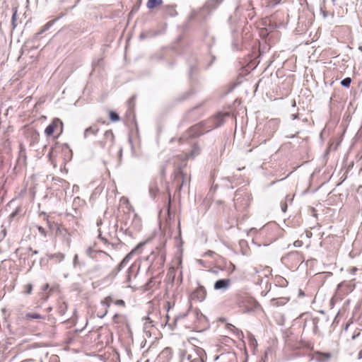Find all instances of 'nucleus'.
I'll return each mask as SVG.
<instances>
[{
	"label": "nucleus",
	"mask_w": 362,
	"mask_h": 362,
	"mask_svg": "<svg viewBox=\"0 0 362 362\" xmlns=\"http://www.w3.org/2000/svg\"><path fill=\"white\" fill-rule=\"evenodd\" d=\"M187 154H182L178 156L174 161L175 165V177L178 183H180V180H181V183L180 184V188L182 187V184L184 182L185 175L182 172V169L187 165Z\"/></svg>",
	"instance_id": "obj_1"
},
{
	"label": "nucleus",
	"mask_w": 362,
	"mask_h": 362,
	"mask_svg": "<svg viewBox=\"0 0 362 362\" xmlns=\"http://www.w3.org/2000/svg\"><path fill=\"white\" fill-rule=\"evenodd\" d=\"M146 261L151 264L150 267H162L165 261V250L163 247H156L146 257Z\"/></svg>",
	"instance_id": "obj_2"
},
{
	"label": "nucleus",
	"mask_w": 362,
	"mask_h": 362,
	"mask_svg": "<svg viewBox=\"0 0 362 362\" xmlns=\"http://www.w3.org/2000/svg\"><path fill=\"white\" fill-rule=\"evenodd\" d=\"M209 131L206 122L204 121L191 127L187 130V134L189 137H196L199 136L206 132H209Z\"/></svg>",
	"instance_id": "obj_3"
},
{
	"label": "nucleus",
	"mask_w": 362,
	"mask_h": 362,
	"mask_svg": "<svg viewBox=\"0 0 362 362\" xmlns=\"http://www.w3.org/2000/svg\"><path fill=\"white\" fill-rule=\"evenodd\" d=\"M234 206L237 210H244L249 206V197L247 194L242 196L239 191L235 192L234 197Z\"/></svg>",
	"instance_id": "obj_4"
},
{
	"label": "nucleus",
	"mask_w": 362,
	"mask_h": 362,
	"mask_svg": "<svg viewBox=\"0 0 362 362\" xmlns=\"http://www.w3.org/2000/svg\"><path fill=\"white\" fill-rule=\"evenodd\" d=\"M63 123L59 118H54L52 122L46 127L45 133L47 136H52L54 132L59 130V134L62 132Z\"/></svg>",
	"instance_id": "obj_5"
},
{
	"label": "nucleus",
	"mask_w": 362,
	"mask_h": 362,
	"mask_svg": "<svg viewBox=\"0 0 362 362\" xmlns=\"http://www.w3.org/2000/svg\"><path fill=\"white\" fill-rule=\"evenodd\" d=\"M227 115H223L219 113L216 117L206 120V124L209 126V129L211 131L221 126L224 122V118Z\"/></svg>",
	"instance_id": "obj_6"
},
{
	"label": "nucleus",
	"mask_w": 362,
	"mask_h": 362,
	"mask_svg": "<svg viewBox=\"0 0 362 362\" xmlns=\"http://www.w3.org/2000/svg\"><path fill=\"white\" fill-rule=\"evenodd\" d=\"M206 296V290L203 286H199L191 295L192 300L199 302L204 300Z\"/></svg>",
	"instance_id": "obj_7"
},
{
	"label": "nucleus",
	"mask_w": 362,
	"mask_h": 362,
	"mask_svg": "<svg viewBox=\"0 0 362 362\" xmlns=\"http://www.w3.org/2000/svg\"><path fill=\"white\" fill-rule=\"evenodd\" d=\"M332 357V354L331 353L315 351L313 354L312 359L317 362H329Z\"/></svg>",
	"instance_id": "obj_8"
},
{
	"label": "nucleus",
	"mask_w": 362,
	"mask_h": 362,
	"mask_svg": "<svg viewBox=\"0 0 362 362\" xmlns=\"http://www.w3.org/2000/svg\"><path fill=\"white\" fill-rule=\"evenodd\" d=\"M115 140V136L112 132V130H107L104 133V141H100L98 142L99 145L102 148H105L107 145H112Z\"/></svg>",
	"instance_id": "obj_9"
},
{
	"label": "nucleus",
	"mask_w": 362,
	"mask_h": 362,
	"mask_svg": "<svg viewBox=\"0 0 362 362\" xmlns=\"http://www.w3.org/2000/svg\"><path fill=\"white\" fill-rule=\"evenodd\" d=\"M231 285V280L230 279H221L216 281L214 285L215 290H221L223 291L229 288Z\"/></svg>",
	"instance_id": "obj_10"
},
{
	"label": "nucleus",
	"mask_w": 362,
	"mask_h": 362,
	"mask_svg": "<svg viewBox=\"0 0 362 362\" xmlns=\"http://www.w3.org/2000/svg\"><path fill=\"white\" fill-rule=\"evenodd\" d=\"M21 319L23 320L30 321L32 320H45V316L40 315L36 313H27L25 314H21Z\"/></svg>",
	"instance_id": "obj_11"
},
{
	"label": "nucleus",
	"mask_w": 362,
	"mask_h": 362,
	"mask_svg": "<svg viewBox=\"0 0 362 362\" xmlns=\"http://www.w3.org/2000/svg\"><path fill=\"white\" fill-rule=\"evenodd\" d=\"M223 1V0H208L205 3L204 8L208 11H212L215 10Z\"/></svg>",
	"instance_id": "obj_12"
},
{
	"label": "nucleus",
	"mask_w": 362,
	"mask_h": 362,
	"mask_svg": "<svg viewBox=\"0 0 362 362\" xmlns=\"http://www.w3.org/2000/svg\"><path fill=\"white\" fill-rule=\"evenodd\" d=\"M98 132V127L97 125H92L86 129L83 134L84 138H88L90 135H95Z\"/></svg>",
	"instance_id": "obj_13"
},
{
	"label": "nucleus",
	"mask_w": 362,
	"mask_h": 362,
	"mask_svg": "<svg viewBox=\"0 0 362 362\" xmlns=\"http://www.w3.org/2000/svg\"><path fill=\"white\" fill-rule=\"evenodd\" d=\"M158 192V187L157 182L153 180L149 185V193L152 197H155L156 194Z\"/></svg>",
	"instance_id": "obj_14"
},
{
	"label": "nucleus",
	"mask_w": 362,
	"mask_h": 362,
	"mask_svg": "<svg viewBox=\"0 0 362 362\" xmlns=\"http://www.w3.org/2000/svg\"><path fill=\"white\" fill-rule=\"evenodd\" d=\"M165 12L166 15L171 16V17H174L177 15V12L176 11L175 6H170V5L165 6Z\"/></svg>",
	"instance_id": "obj_15"
},
{
	"label": "nucleus",
	"mask_w": 362,
	"mask_h": 362,
	"mask_svg": "<svg viewBox=\"0 0 362 362\" xmlns=\"http://www.w3.org/2000/svg\"><path fill=\"white\" fill-rule=\"evenodd\" d=\"M112 302V298L110 296L106 297L102 302V305L106 306L104 313L98 315L99 317L103 318L107 313V308L110 307V303Z\"/></svg>",
	"instance_id": "obj_16"
},
{
	"label": "nucleus",
	"mask_w": 362,
	"mask_h": 362,
	"mask_svg": "<svg viewBox=\"0 0 362 362\" xmlns=\"http://www.w3.org/2000/svg\"><path fill=\"white\" fill-rule=\"evenodd\" d=\"M132 252H130L129 254H128L123 259L122 261L120 262V264L118 265L117 267V272H119L122 268H124L127 264V263L129 262V259H131L132 257Z\"/></svg>",
	"instance_id": "obj_17"
},
{
	"label": "nucleus",
	"mask_w": 362,
	"mask_h": 362,
	"mask_svg": "<svg viewBox=\"0 0 362 362\" xmlns=\"http://www.w3.org/2000/svg\"><path fill=\"white\" fill-rule=\"evenodd\" d=\"M199 108L198 107H195L190 110L185 115L186 119L188 120H193L196 118V117L194 115H197V112L198 111Z\"/></svg>",
	"instance_id": "obj_18"
},
{
	"label": "nucleus",
	"mask_w": 362,
	"mask_h": 362,
	"mask_svg": "<svg viewBox=\"0 0 362 362\" xmlns=\"http://www.w3.org/2000/svg\"><path fill=\"white\" fill-rule=\"evenodd\" d=\"M163 4V0H148L147 2V7L149 9L154 8L157 6H160Z\"/></svg>",
	"instance_id": "obj_19"
},
{
	"label": "nucleus",
	"mask_w": 362,
	"mask_h": 362,
	"mask_svg": "<svg viewBox=\"0 0 362 362\" xmlns=\"http://www.w3.org/2000/svg\"><path fill=\"white\" fill-rule=\"evenodd\" d=\"M49 259H56L57 262H60L64 259V255L62 252H58L55 254H51L48 255Z\"/></svg>",
	"instance_id": "obj_20"
},
{
	"label": "nucleus",
	"mask_w": 362,
	"mask_h": 362,
	"mask_svg": "<svg viewBox=\"0 0 362 362\" xmlns=\"http://www.w3.org/2000/svg\"><path fill=\"white\" fill-rule=\"evenodd\" d=\"M221 270L226 269L229 274H232L235 270V266L232 262H229L228 264H226L224 268H220Z\"/></svg>",
	"instance_id": "obj_21"
},
{
	"label": "nucleus",
	"mask_w": 362,
	"mask_h": 362,
	"mask_svg": "<svg viewBox=\"0 0 362 362\" xmlns=\"http://www.w3.org/2000/svg\"><path fill=\"white\" fill-rule=\"evenodd\" d=\"M200 153V149L198 146H194L193 149H192L191 153L189 154H187V158H194L195 156Z\"/></svg>",
	"instance_id": "obj_22"
},
{
	"label": "nucleus",
	"mask_w": 362,
	"mask_h": 362,
	"mask_svg": "<svg viewBox=\"0 0 362 362\" xmlns=\"http://www.w3.org/2000/svg\"><path fill=\"white\" fill-rule=\"evenodd\" d=\"M53 24V21L47 22L45 25L42 27L40 30L36 33L37 35H41L45 31H47Z\"/></svg>",
	"instance_id": "obj_23"
},
{
	"label": "nucleus",
	"mask_w": 362,
	"mask_h": 362,
	"mask_svg": "<svg viewBox=\"0 0 362 362\" xmlns=\"http://www.w3.org/2000/svg\"><path fill=\"white\" fill-rule=\"evenodd\" d=\"M175 273H176V271H175V268L171 267L169 269L167 276L169 278V279H170L172 281V282H173L175 281Z\"/></svg>",
	"instance_id": "obj_24"
},
{
	"label": "nucleus",
	"mask_w": 362,
	"mask_h": 362,
	"mask_svg": "<svg viewBox=\"0 0 362 362\" xmlns=\"http://www.w3.org/2000/svg\"><path fill=\"white\" fill-rule=\"evenodd\" d=\"M153 327H154L153 321L151 320L149 317L146 318V321L144 325V330L150 329V328Z\"/></svg>",
	"instance_id": "obj_25"
},
{
	"label": "nucleus",
	"mask_w": 362,
	"mask_h": 362,
	"mask_svg": "<svg viewBox=\"0 0 362 362\" xmlns=\"http://www.w3.org/2000/svg\"><path fill=\"white\" fill-rule=\"evenodd\" d=\"M13 10V13L12 18H11V23H12L13 28H15L17 25L16 23V18H17V8H15Z\"/></svg>",
	"instance_id": "obj_26"
},
{
	"label": "nucleus",
	"mask_w": 362,
	"mask_h": 362,
	"mask_svg": "<svg viewBox=\"0 0 362 362\" xmlns=\"http://www.w3.org/2000/svg\"><path fill=\"white\" fill-rule=\"evenodd\" d=\"M351 83V78L350 77H346L341 81V85L344 87L349 88L350 86Z\"/></svg>",
	"instance_id": "obj_27"
},
{
	"label": "nucleus",
	"mask_w": 362,
	"mask_h": 362,
	"mask_svg": "<svg viewBox=\"0 0 362 362\" xmlns=\"http://www.w3.org/2000/svg\"><path fill=\"white\" fill-rule=\"evenodd\" d=\"M135 273V267L134 265H132L129 269H128V271H127V281H130L131 280V276L132 274H134Z\"/></svg>",
	"instance_id": "obj_28"
},
{
	"label": "nucleus",
	"mask_w": 362,
	"mask_h": 362,
	"mask_svg": "<svg viewBox=\"0 0 362 362\" xmlns=\"http://www.w3.org/2000/svg\"><path fill=\"white\" fill-rule=\"evenodd\" d=\"M110 118L113 122H117L119 120V115L114 111L110 112Z\"/></svg>",
	"instance_id": "obj_29"
},
{
	"label": "nucleus",
	"mask_w": 362,
	"mask_h": 362,
	"mask_svg": "<svg viewBox=\"0 0 362 362\" xmlns=\"http://www.w3.org/2000/svg\"><path fill=\"white\" fill-rule=\"evenodd\" d=\"M25 291H24V293H26V294H31L32 293V291H33V285L31 284H26L25 286Z\"/></svg>",
	"instance_id": "obj_30"
},
{
	"label": "nucleus",
	"mask_w": 362,
	"mask_h": 362,
	"mask_svg": "<svg viewBox=\"0 0 362 362\" xmlns=\"http://www.w3.org/2000/svg\"><path fill=\"white\" fill-rule=\"evenodd\" d=\"M134 102H135V96H132L128 100V104L129 106V108H133L134 106Z\"/></svg>",
	"instance_id": "obj_31"
},
{
	"label": "nucleus",
	"mask_w": 362,
	"mask_h": 362,
	"mask_svg": "<svg viewBox=\"0 0 362 362\" xmlns=\"http://www.w3.org/2000/svg\"><path fill=\"white\" fill-rule=\"evenodd\" d=\"M190 358H191V356L189 355H188L187 357L183 356L181 358L180 362H194V361L190 360Z\"/></svg>",
	"instance_id": "obj_32"
},
{
	"label": "nucleus",
	"mask_w": 362,
	"mask_h": 362,
	"mask_svg": "<svg viewBox=\"0 0 362 362\" xmlns=\"http://www.w3.org/2000/svg\"><path fill=\"white\" fill-rule=\"evenodd\" d=\"M86 252L88 256H89L90 257H93V250L91 247H88L86 249Z\"/></svg>",
	"instance_id": "obj_33"
},
{
	"label": "nucleus",
	"mask_w": 362,
	"mask_h": 362,
	"mask_svg": "<svg viewBox=\"0 0 362 362\" xmlns=\"http://www.w3.org/2000/svg\"><path fill=\"white\" fill-rule=\"evenodd\" d=\"M281 286H286L288 284L287 281L284 278H280V281H278Z\"/></svg>",
	"instance_id": "obj_34"
},
{
	"label": "nucleus",
	"mask_w": 362,
	"mask_h": 362,
	"mask_svg": "<svg viewBox=\"0 0 362 362\" xmlns=\"http://www.w3.org/2000/svg\"><path fill=\"white\" fill-rule=\"evenodd\" d=\"M38 230L39 232L44 236L45 237L46 236V231L42 227V226H38Z\"/></svg>",
	"instance_id": "obj_35"
},
{
	"label": "nucleus",
	"mask_w": 362,
	"mask_h": 362,
	"mask_svg": "<svg viewBox=\"0 0 362 362\" xmlns=\"http://www.w3.org/2000/svg\"><path fill=\"white\" fill-rule=\"evenodd\" d=\"M171 354V349L170 348H165L163 352H162V354H166V355H170Z\"/></svg>",
	"instance_id": "obj_36"
},
{
	"label": "nucleus",
	"mask_w": 362,
	"mask_h": 362,
	"mask_svg": "<svg viewBox=\"0 0 362 362\" xmlns=\"http://www.w3.org/2000/svg\"><path fill=\"white\" fill-rule=\"evenodd\" d=\"M303 245V243L301 240H296L294 242L293 245L296 247H300Z\"/></svg>",
	"instance_id": "obj_37"
},
{
	"label": "nucleus",
	"mask_w": 362,
	"mask_h": 362,
	"mask_svg": "<svg viewBox=\"0 0 362 362\" xmlns=\"http://www.w3.org/2000/svg\"><path fill=\"white\" fill-rule=\"evenodd\" d=\"M177 281L178 284H180L182 282V270H180V276Z\"/></svg>",
	"instance_id": "obj_38"
},
{
	"label": "nucleus",
	"mask_w": 362,
	"mask_h": 362,
	"mask_svg": "<svg viewBox=\"0 0 362 362\" xmlns=\"http://www.w3.org/2000/svg\"><path fill=\"white\" fill-rule=\"evenodd\" d=\"M115 304L117 305L124 306V301L123 300H117L115 301Z\"/></svg>",
	"instance_id": "obj_39"
},
{
	"label": "nucleus",
	"mask_w": 362,
	"mask_h": 362,
	"mask_svg": "<svg viewBox=\"0 0 362 362\" xmlns=\"http://www.w3.org/2000/svg\"><path fill=\"white\" fill-rule=\"evenodd\" d=\"M161 176L164 177L165 175V165H163L160 169Z\"/></svg>",
	"instance_id": "obj_40"
},
{
	"label": "nucleus",
	"mask_w": 362,
	"mask_h": 362,
	"mask_svg": "<svg viewBox=\"0 0 362 362\" xmlns=\"http://www.w3.org/2000/svg\"><path fill=\"white\" fill-rule=\"evenodd\" d=\"M74 267H76L77 264H78V255H75L74 257Z\"/></svg>",
	"instance_id": "obj_41"
},
{
	"label": "nucleus",
	"mask_w": 362,
	"mask_h": 362,
	"mask_svg": "<svg viewBox=\"0 0 362 362\" xmlns=\"http://www.w3.org/2000/svg\"><path fill=\"white\" fill-rule=\"evenodd\" d=\"M144 333H145L146 337H151V333L150 329H144Z\"/></svg>",
	"instance_id": "obj_42"
},
{
	"label": "nucleus",
	"mask_w": 362,
	"mask_h": 362,
	"mask_svg": "<svg viewBox=\"0 0 362 362\" xmlns=\"http://www.w3.org/2000/svg\"><path fill=\"white\" fill-rule=\"evenodd\" d=\"M289 256H295L296 257H298L300 256V255L298 252H291L289 254Z\"/></svg>",
	"instance_id": "obj_43"
},
{
	"label": "nucleus",
	"mask_w": 362,
	"mask_h": 362,
	"mask_svg": "<svg viewBox=\"0 0 362 362\" xmlns=\"http://www.w3.org/2000/svg\"><path fill=\"white\" fill-rule=\"evenodd\" d=\"M98 253L100 255H103L105 257H110V256L105 252H103V251H99Z\"/></svg>",
	"instance_id": "obj_44"
},
{
	"label": "nucleus",
	"mask_w": 362,
	"mask_h": 362,
	"mask_svg": "<svg viewBox=\"0 0 362 362\" xmlns=\"http://www.w3.org/2000/svg\"><path fill=\"white\" fill-rule=\"evenodd\" d=\"M18 212V209H16L14 212H13V213L11 214V218L15 217V216L17 215Z\"/></svg>",
	"instance_id": "obj_45"
},
{
	"label": "nucleus",
	"mask_w": 362,
	"mask_h": 362,
	"mask_svg": "<svg viewBox=\"0 0 362 362\" xmlns=\"http://www.w3.org/2000/svg\"><path fill=\"white\" fill-rule=\"evenodd\" d=\"M291 117L292 119H296L298 118V114H292L291 115Z\"/></svg>",
	"instance_id": "obj_46"
},
{
	"label": "nucleus",
	"mask_w": 362,
	"mask_h": 362,
	"mask_svg": "<svg viewBox=\"0 0 362 362\" xmlns=\"http://www.w3.org/2000/svg\"><path fill=\"white\" fill-rule=\"evenodd\" d=\"M66 242H67L68 246H69L70 245V243H71V239H70V237H69V234H68V237L66 238Z\"/></svg>",
	"instance_id": "obj_47"
},
{
	"label": "nucleus",
	"mask_w": 362,
	"mask_h": 362,
	"mask_svg": "<svg viewBox=\"0 0 362 362\" xmlns=\"http://www.w3.org/2000/svg\"><path fill=\"white\" fill-rule=\"evenodd\" d=\"M358 358L362 359V349L359 351V353L358 354Z\"/></svg>",
	"instance_id": "obj_48"
},
{
	"label": "nucleus",
	"mask_w": 362,
	"mask_h": 362,
	"mask_svg": "<svg viewBox=\"0 0 362 362\" xmlns=\"http://www.w3.org/2000/svg\"><path fill=\"white\" fill-rule=\"evenodd\" d=\"M252 272L254 274H257L259 272L258 269L256 267L252 268Z\"/></svg>",
	"instance_id": "obj_49"
},
{
	"label": "nucleus",
	"mask_w": 362,
	"mask_h": 362,
	"mask_svg": "<svg viewBox=\"0 0 362 362\" xmlns=\"http://www.w3.org/2000/svg\"><path fill=\"white\" fill-rule=\"evenodd\" d=\"M291 106H292L293 107H295L296 106V103L295 100H293V101H292V104H291Z\"/></svg>",
	"instance_id": "obj_50"
},
{
	"label": "nucleus",
	"mask_w": 362,
	"mask_h": 362,
	"mask_svg": "<svg viewBox=\"0 0 362 362\" xmlns=\"http://www.w3.org/2000/svg\"><path fill=\"white\" fill-rule=\"evenodd\" d=\"M30 250L32 251L33 254L36 255L38 253L37 250H33L31 248H30Z\"/></svg>",
	"instance_id": "obj_51"
},
{
	"label": "nucleus",
	"mask_w": 362,
	"mask_h": 362,
	"mask_svg": "<svg viewBox=\"0 0 362 362\" xmlns=\"http://www.w3.org/2000/svg\"><path fill=\"white\" fill-rule=\"evenodd\" d=\"M351 271H352V274H354V273L357 271V268H356V267H353V268L351 269Z\"/></svg>",
	"instance_id": "obj_52"
},
{
	"label": "nucleus",
	"mask_w": 362,
	"mask_h": 362,
	"mask_svg": "<svg viewBox=\"0 0 362 362\" xmlns=\"http://www.w3.org/2000/svg\"><path fill=\"white\" fill-rule=\"evenodd\" d=\"M181 264H182V261H181V259H180L179 262H178V268L180 267V269H182Z\"/></svg>",
	"instance_id": "obj_53"
},
{
	"label": "nucleus",
	"mask_w": 362,
	"mask_h": 362,
	"mask_svg": "<svg viewBox=\"0 0 362 362\" xmlns=\"http://www.w3.org/2000/svg\"><path fill=\"white\" fill-rule=\"evenodd\" d=\"M281 1V0H274V4H277Z\"/></svg>",
	"instance_id": "obj_54"
},
{
	"label": "nucleus",
	"mask_w": 362,
	"mask_h": 362,
	"mask_svg": "<svg viewBox=\"0 0 362 362\" xmlns=\"http://www.w3.org/2000/svg\"><path fill=\"white\" fill-rule=\"evenodd\" d=\"M212 253H213V252L210 251V250L208 251L207 252H206V255H210V254H212Z\"/></svg>",
	"instance_id": "obj_55"
},
{
	"label": "nucleus",
	"mask_w": 362,
	"mask_h": 362,
	"mask_svg": "<svg viewBox=\"0 0 362 362\" xmlns=\"http://www.w3.org/2000/svg\"><path fill=\"white\" fill-rule=\"evenodd\" d=\"M211 272H213L214 274H217L218 273V272L216 270H215V269L211 270Z\"/></svg>",
	"instance_id": "obj_56"
},
{
	"label": "nucleus",
	"mask_w": 362,
	"mask_h": 362,
	"mask_svg": "<svg viewBox=\"0 0 362 362\" xmlns=\"http://www.w3.org/2000/svg\"><path fill=\"white\" fill-rule=\"evenodd\" d=\"M118 317V315H115V316L113 317V319L114 320H115V319Z\"/></svg>",
	"instance_id": "obj_57"
},
{
	"label": "nucleus",
	"mask_w": 362,
	"mask_h": 362,
	"mask_svg": "<svg viewBox=\"0 0 362 362\" xmlns=\"http://www.w3.org/2000/svg\"><path fill=\"white\" fill-rule=\"evenodd\" d=\"M48 287H49V285H48V284H46V285H45V288H44V289L45 290V289H47Z\"/></svg>",
	"instance_id": "obj_58"
},
{
	"label": "nucleus",
	"mask_w": 362,
	"mask_h": 362,
	"mask_svg": "<svg viewBox=\"0 0 362 362\" xmlns=\"http://www.w3.org/2000/svg\"><path fill=\"white\" fill-rule=\"evenodd\" d=\"M286 208V206H285V207H283V208H282V210H283L284 211H285Z\"/></svg>",
	"instance_id": "obj_59"
},
{
	"label": "nucleus",
	"mask_w": 362,
	"mask_h": 362,
	"mask_svg": "<svg viewBox=\"0 0 362 362\" xmlns=\"http://www.w3.org/2000/svg\"><path fill=\"white\" fill-rule=\"evenodd\" d=\"M168 317H168V315H166V318H167V320H166V322H165V323H167V322H168Z\"/></svg>",
	"instance_id": "obj_60"
},
{
	"label": "nucleus",
	"mask_w": 362,
	"mask_h": 362,
	"mask_svg": "<svg viewBox=\"0 0 362 362\" xmlns=\"http://www.w3.org/2000/svg\"><path fill=\"white\" fill-rule=\"evenodd\" d=\"M358 49L362 52V46H360Z\"/></svg>",
	"instance_id": "obj_61"
},
{
	"label": "nucleus",
	"mask_w": 362,
	"mask_h": 362,
	"mask_svg": "<svg viewBox=\"0 0 362 362\" xmlns=\"http://www.w3.org/2000/svg\"><path fill=\"white\" fill-rule=\"evenodd\" d=\"M64 231L65 232V233H67V234H68V233H67V231H66V229H64Z\"/></svg>",
	"instance_id": "obj_62"
},
{
	"label": "nucleus",
	"mask_w": 362,
	"mask_h": 362,
	"mask_svg": "<svg viewBox=\"0 0 362 362\" xmlns=\"http://www.w3.org/2000/svg\"><path fill=\"white\" fill-rule=\"evenodd\" d=\"M177 319H178V317H175V321H177Z\"/></svg>",
	"instance_id": "obj_63"
}]
</instances>
